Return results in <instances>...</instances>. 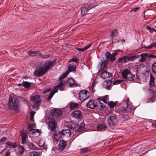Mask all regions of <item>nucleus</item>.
Instances as JSON below:
<instances>
[{
	"mask_svg": "<svg viewBox=\"0 0 156 156\" xmlns=\"http://www.w3.org/2000/svg\"><path fill=\"white\" fill-rule=\"evenodd\" d=\"M31 101L33 103L32 107L34 109H38L39 107V104L41 102V97L38 95H36L32 97L31 99Z\"/></svg>",
	"mask_w": 156,
	"mask_h": 156,
	"instance_id": "1",
	"label": "nucleus"
},
{
	"mask_svg": "<svg viewBox=\"0 0 156 156\" xmlns=\"http://www.w3.org/2000/svg\"><path fill=\"white\" fill-rule=\"evenodd\" d=\"M19 100L18 99L15 98L14 101L12 97L9 99V107L11 109H13L16 111H17L19 108Z\"/></svg>",
	"mask_w": 156,
	"mask_h": 156,
	"instance_id": "2",
	"label": "nucleus"
},
{
	"mask_svg": "<svg viewBox=\"0 0 156 156\" xmlns=\"http://www.w3.org/2000/svg\"><path fill=\"white\" fill-rule=\"evenodd\" d=\"M90 93L87 91L85 90H81L79 93V100L81 101H83L89 98Z\"/></svg>",
	"mask_w": 156,
	"mask_h": 156,
	"instance_id": "3",
	"label": "nucleus"
},
{
	"mask_svg": "<svg viewBox=\"0 0 156 156\" xmlns=\"http://www.w3.org/2000/svg\"><path fill=\"white\" fill-rule=\"evenodd\" d=\"M93 4H91L90 5H86L82 7L81 10V15H83L87 13L88 11L95 6L96 5V3L94 2Z\"/></svg>",
	"mask_w": 156,
	"mask_h": 156,
	"instance_id": "4",
	"label": "nucleus"
},
{
	"mask_svg": "<svg viewBox=\"0 0 156 156\" xmlns=\"http://www.w3.org/2000/svg\"><path fill=\"white\" fill-rule=\"evenodd\" d=\"M47 70L44 67H40L37 68L34 72V75L37 76H41L45 73Z\"/></svg>",
	"mask_w": 156,
	"mask_h": 156,
	"instance_id": "5",
	"label": "nucleus"
},
{
	"mask_svg": "<svg viewBox=\"0 0 156 156\" xmlns=\"http://www.w3.org/2000/svg\"><path fill=\"white\" fill-rule=\"evenodd\" d=\"M108 121L109 125L111 127L116 126L118 122V120L115 116H112L109 117Z\"/></svg>",
	"mask_w": 156,
	"mask_h": 156,
	"instance_id": "6",
	"label": "nucleus"
},
{
	"mask_svg": "<svg viewBox=\"0 0 156 156\" xmlns=\"http://www.w3.org/2000/svg\"><path fill=\"white\" fill-rule=\"evenodd\" d=\"M35 128H36L35 125L33 123L29 124L28 126L29 131L32 132V133H34L36 132L38 133H41V130L40 129H34Z\"/></svg>",
	"mask_w": 156,
	"mask_h": 156,
	"instance_id": "7",
	"label": "nucleus"
},
{
	"mask_svg": "<svg viewBox=\"0 0 156 156\" xmlns=\"http://www.w3.org/2000/svg\"><path fill=\"white\" fill-rule=\"evenodd\" d=\"M71 115L77 119H80L82 117V113L79 110H75L72 112Z\"/></svg>",
	"mask_w": 156,
	"mask_h": 156,
	"instance_id": "8",
	"label": "nucleus"
},
{
	"mask_svg": "<svg viewBox=\"0 0 156 156\" xmlns=\"http://www.w3.org/2000/svg\"><path fill=\"white\" fill-rule=\"evenodd\" d=\"M66 83L70 87H76L77 86V84L75 81V80L72 78H69L67 79Z\"/></svg>",
	"mask_w": 156,
	"mask_h": 156,
	"instance_id": "9",
	"label": "nucleus"
},
{
	"mask_svg": "<svg viewBox=\"0 0 156 156\" xmlns=\"http://www.w3.org/2000/svg\"><path fill=\"white\" fill-rule=\"evenodd\" d=\"M137 56L139 57L138 58H139V61L141 62H144L148 57V54L146 53H141L137 55Z\"/></svg>",
	"mask_w": 156,
	"mask_h": 156,
	"instance_id": "10",
	"label": "nucleus"
},
{
	"mask_svg": "<svg viewBox=\"0 0 156 156\" xmlns=\"http://www.w3.org/2000/svg\"><path fill=\"white\" fill-rule=\"evenodd\" d=\"M87 105L88 107L93 109L96 107V102L94 100H90L87 102Z\"/></svg>",
	"mask_w": 156,
	"mask_h": 156,
	"instance_id": "11",
	"label": "nucleus"
},
{
	"mask_svg": "<svg viewBox=\"0 0 156 156\" xmlns=\"http://www.w3.org/2000/svg\"><path fill=\"white\" fill-rule=\"evenodd\" d=\"M101 77L105 79L109 78L112 76V74L106 71H104L100 74Z\"/></svg>",
	"mask_w": 156,
	"mask_h": 156,
	"instance_id": "12",
	"label": "nucleus"
},
{
	"mask_svg": "<svg viewBox=\"0 0 156 156\" xmlns=\"http://www.w3.org/2000/svg\"><path fill=\"white\" fill-rule=\"evenodd\" d=\"M66 135V136H70L71 135V132L70 130L68 129H63L61 130L60 133L59 132V134Z\"/></svg>",
	"mask_w": 156,
	"mask_h": 156,
	"instance_id": "13",
	"label": "nucleus"
},
{
	"mask_svg": "<svg viewBox=\"0 0 156 156\" xmlns=\"http://www.w3.org/2000/svg\"><path fill=\"white\" fill-rule=\"evenodd\" d=\"M66 81L65 80H59V90L60 91L63 90H65L66 85Z\"/></svg>",
	"mask_w": 156,
	"mask_h": 156,
	"instance_id": "14",
	"label": "nucleus"
},
{
	"mask_svg": "<svg viewBox=\"0 0 156 156\" xmlns=\"http://www.w3.org/2000/svg\"><path fill=\"white\" fill-rule=\"evenodd\" d=\"M54 90H53L50 94L48 97V100H50L54 94L56 92H58V84L54 87Z\"/></svg>",
	"mask_w": 156,
	"mask_h": 156,
	"instance_id": "15",
	"label": "nucleus"
},
{
	"mask_svg": "<svg viewBox=\"0 0 156 156\" xmlns=\"http://www.w3.org/2000/svg\"><path fill=\"white\" fill-rule=\"evenodd\" d=\"M107 128V126L104 123L99 124L98 125L97 127V128L98 131H105Z\"/></svg>",
	"mask_w": 156,
	"mask_h": 156,
	"instance_id": "16",
	"label": "nucleus"
},
{
	"mask_svg": "<svg viewBox=\"0 0 156 156\" xmlns=\"http://www.w3.org/2000/svg\"><path fill=\"white\" fill-rule=\"evenodd\" d=\"M112 83V82L110 80L105 81L103 83V87L106 89H109Z\"/></svg>",
	"mask_w": 156,
	"mask_h": 156,
	"instance_id": "17",
	"label": "nucleus"
},
{
	"mask_svg": "<svg viewBox=\"0 0 156 156\" xmlns=\"http://www.w3.org/2000/svg\"><path fill=\"white\" fill-rule=\"evenodd\" d=\"M67 145L66 141L63 140H61L59 141V150H63ZM60 151H59V152Z\"/></svg>",
	"mask_w": 156,
	"mask_h": 156,
	"instance_id": "18",
	"label": "nucleus"
},
{
	"mask_svg": "<svg viewBox=\"0 0 156 156\" xmlns=\"http://www.w3.org/2000/svg\"><path fill=\"white\" fill-rule=\"evenodd\" d=\"M106 58L108 60L112 61L115 59V57L113 56L112 54H111V53L109 52H107L106 53Z\"/></svg>",
	"mask_w": 156,
	"mask_h": 156,
	"instance_id": "19",
	"label": "nucleus"
},
{
	"mask_svg": "<svg viewBox=\"0 0 156 156\" xmlns=\"http://www.w3.org/2000/svg\"><path fill=\"white\" fill-rule=\"evenodd\" d=\"M51 114L53 117H57L58 116V109L54 108L51 110Z\"/></svg>",
	"mask_w": 156,
	"mask_h": 156,
	"instance_id": "20",
	"label": "nucleus"
},
{
	"mask_svg": "<svg viewBox=\"0 0 156 156\" xmlns=\"http://www.w3.org/2000/svg\"><path fill=\"white\" fill-rule=\"evenodd\" d=\"M42 151H33L30 153L29 156H41L42 154Z\"/></svg>",
	"mask_w": 156,
	"mask_h": 156,
	"instance_id": "21",
	"label": "nucleus"
},
{
	"mask_svg": "<svg viewBox=\"0 0 156 156\" xmlns=\"http://www.w3.org/2000/svg\"><path fill=\"white\" fill-rule=\"evenodd\" d=\"M76 66L74 63L70 64L69 65L68 67V70L67 72H69V73L72 71L75 70L76 69Z\"/></svg>",
	"mask_w": 156,
	"mask_h": 156,
	"instance_id": "22",
	"label": "nucleus"
},
{
	"mask_svg": "<svg viewBox=\"0 0 156 156\" xmlns=\"http://www.w3.org/2000/svg\"><path fill=\"white\" fill-rule=\"evenodd\" d=\"M6 146L7 147L15 148L17 147V145L16 143L11 142H7L6 144Z\"/></svg>",
	"mask_w": 156,
	"mask_h": 156,
	"instance_id": "23",
	"label": "nucleus"
},
{
	"mask_svg": "<svg viewBox=\"0 0 156 156\" xmlns=\"http://www.w3.org/2000/svg\"><path fill=\"white\" fill-rule=\"evenodd\" d=\"M98 100L99 101H103L104 102L107 103L108 101V96L106 95L103 97H100L98 98Z\"/></svg>",
	"mask_w": 156,
	"mask_h": 156,
	"instance_id": "24",
	"label": "nucleus"
},
{
	"mask_svg": "<svg viewBox=\"0 0 156 156\" xmlns=\"http://www.w3.org/2000/svg\"><path fill=\"white\" fill-rule=\"evenodd\" d=\"M49 127L51 129V131H53V129L55 128L56 124L55 122L50 121L48 123Z\"/></svg>",
	"mask_w": 156,
	"mask_h": 156,
	"instance_id": "25",
	"label": "nucleus"
},
{
	"mask_svg": "<svg viewBox=\"0 0 156 156\" xmlns=\"http://www.w3.org/2000/svg\"><path fill=\"white\" fill-rule=\"evenodd\" d=\"M131 72L130 70L128 69H124L122 72V76L123 78L126 79L127 75Z\"/></svg>",
	"mask_w": 156,
	"mask_h": 156,
	"instance_id": "26",
	"label": "nucleus"
},
{
	"mask_svg": "<svg viewBox=\"0 0 156 156\" xmlns=\"http://www.w3.org/2000/svg\"><path fill=\"white\" fill-rule=\"evenodd\" d=\"M28 53L29 55L32 56H38L39 55H41V53L38 51H29Z\"/></svg>",
	"mask_w": 156,
	"mask_h": 156,
	"instance_id": "27",
	"label": "nucleus"
},
{
	"mask_svg": "<svg viewBox=\"0 0 156 156\" xmlns=\"http://www.w3.org/2000/svg\"><path fill=\"white\" fill-rule=\"evenodd\" d=\"M119 111L122 112H124L125 111H129L131 109L130 107H127L126 106H120L119 107Z\"/></svg>",
	"mask_w": 156,
	"mask_h": 156,
	"instance_id": "28",
	"label": "nucleus"
},
{
	"mask_svg": "<svg viewBox=\"0 0 156 156\" xmlns=\"http://www.w3.org/2000/svg\"><path fill=\"white\" fill-rule=\"evenodd\" d=\"M26 144L29 149L31 150L37 149V148L32 143L28 142L26 143Z\"/></svg>",
	"mask_w": 156,
	"mask_h": 156,
	"instance_id": "29",
	"label": "nucleus"
},
{
	"mask_svg": "<svg viewBox=\"0 0 156 156\" xmlns=\"http://www.w3.org/2000/svg\"><path fill=\"white\" fill-rule=\"evenodd\" d=\"M150 83L151 87V88H150L151 92V93H153L154 92L152 88V87L154 85V78L153 76H151Z\"/></svg>",
	"mask_w": 156,
	"mask_h": 156,
	"instance_id": "30",
	"label": "nucleus"
},
{
	"mask_svg": "<svg viewBox=\"0 0 156 156\" xmlns=\"http://www.w3.org/2000/svg\"><path fill=\"white\" fill-rule=\"evenodd\" d=\"M69 106L71 109H76L79 108V104L77 103L72 102L70 104Z\"/></svg>",
	"mask_w": 156,
	"mask_h": 156,
	"instance_id": "31",
	"label": "nucleus"
},
{
	"mask_svg": "<svg viewBox=\"0 0 156 156\" xmlns=\"http://www.w3.org/2000/svg\"><path fill=\"white\" fill-rule=\"evenodd\" d=\"M91 44H89L82 48H76V49L79 51H84L89 48L91 45Z\"/></svg>",
	"mask_w": 156,
	"mask_h": 156,
	"instance_id": "32",
	"label": "nucleus"
},
{
	"mask_svg": "<svg viewBox=\"0 0 156 156\" xmlns=\"http://www.w3.org/2000/svg\"><path fill=\"white\" fill-rule=\"evenodd\" d=\"M134 75L130 72L129 74L127 75V76L125 79L129 80H132L134 79Z\"/></svg>",
	"mask_w": 156,
	"mask_h": 156,
	"instance_id": "33",
	"label": "nucleus"
},
{
	"mask_svg": "<svg viewBox=\"0 0 156 156\" xmlns=\"http://www.w3.org/2000/svg\"><path fill=\"white\" fill-rule=\"evenodd\" d=\"M119 61L120 63H124L127 62V56H124L120 58L119 59Z\"/></svg>",
	"mask_w": 156,
	"mask_h": 156,
	"instance_id": "34",
	"label": "nucleus"
},
{
	"mask_svg": "<svg viewBox=\"0 0 156 156\" xmlns=\"http://www.w3.org/2000/svg\"><path fill=\"white\" fill-rule=\"evenodd\" d=\"M53 64V62L51 61L50 62H48L47 63L46 62L45 64L44 67L45 68L47 71V70L51 67V66Z\"/></svg>",
	"mask_w": 156,
	"mask_h": 156,
	"instance_id": "35",
	"label": "nucleus"
},
{
	"mask_svg": "<svg viewBox=\"0 0 156 156\" xmlns=\"http://www.w3.org/2000/svg\"><path fill=\"white\" fill-rule=\"evenodd\" d=\"M20 134L22 136V139H26L27 135L24 132V129H23L20 132Z\"/></svg>",
	"mask_w": 156,
	"mask_h": 156,
	"instance_id": "36",
	"label": "nucleus"
},
{
	"mask_svg": "<svg viewBox=\"0 0 156 156\" xmlns=\"http://www.w3.org/2000/svg\"><path fill=\"white\" fill-rule=\"evenodd\" d=\"M138 58V56H137V55L136 56H130V57L127 56V61H133L135 59Z\"/></svg>",
	"mask_w": 156,
	"mask_h": 156,
	"instance_id": "37",
	"label": "nucleus"
},
{
	"mask_svg": "<svg viewBox=\"0 0 156 156\" xmlns=\"http://www.w3.org/2000/svg\"><path fill=\"white\" fill-rule=\"evenodd\" d=\"M85 129L84 124L83 123H81L78 129V131H81L84 130Z\"/></svg>",
	"mask_w": 156,
	"mask_h": 156,
	"instance_id": "38",
	"label": "nucleus"
},
{
	"mask_svg": "<svg viewBox=\"0 0 156 156\" xmlns=\"http://www.w3.org/2000/svg\"><path fill=\"white\" fill-rule=\"evenodd\" d=\"M53 134L54 136V140L53 141L54 143L55 144V143L57 144V142L58 141V133H54Z\"/></svg>",
	"mask_w": 156,
	"mask_h": 156,
	"instance_id": "39",
	"label": "nucleus"
},
{
	"mask_svg": "<svg viewBox=\"0 0 156 156\" xmlns=\"http://www.w3.org/2000/svg\"><path fill=\"white\" fill-rule=\"evenodd\" d=\"M25 149L23 146L21 145H19L18 148V152L20 153V156L22 155V153L23 152Z\"/></svg>",
	"mask_w": 156,
	"mask_h": 156,
	"instance_id": "40",
	"label": "nucleus"
},
{
	"mask_svg": "<svg viewBox=\"0 0 156 156\" xmlns=\"http://www.w3.org/2000/svg\"><path fill=\"white\" fill-rule=\"evenodd\" d=\"M69 74V72H66L64 73L59 78V80H62L64 78L66 77Z\"/></svg>",
	"mask_w": 156,
	"mask_h": 156,
	"instance_id": "41",
	"label": "nucleus"
},
{
	"mask_svg": "<svg viewBox=\"0 0 156 156\" xmlns=\"http://www.w3.org/2000/svg\"><path fill=\"white\" fill-rule=\"evenodd\" d=\"M152 69L153 72L156 74V62H154L152 65Z\"/></svg>",
	"mask_w": 156,
	"mask_h": 156,
	"instance_id": "42",
	"label": "nucleus"
},
{
	"mask_svg": "<svg viewBox=\"0 0 156 156\" xmlns=\"http://www.w3.org/2000/svg\"><path fill=\"white\" fill-rule=\"evenodd\" d=\"M35 113V112L34 111H32L30 112V120L32 121H34V116Z\"/></svg>",
	"mask_w": 156,
	"mask_h": 156,
	"instance_id": "43",
	"label": "nucleus"
},
{
	"mask_svg": "<svg viewBox=\"0 0 156 156\" xmlns=\"http://www.w3.org/2000/svg\"><path fill=\"white\" fill-rule=\"evenodd\" d=\"M117 31L115 30H112L111 33V35L112 37H113L117 36Z\"/></svg>",
	"mask_w": 156,
	"mask_h": 156,
	"instance_id": "44",
	"label": "nucleus"
},
{
	"mask_svg": "<svg viewBox=\"0 0 156 156\" xmlns=\"http://www.w3.org/2000/svg\"><path fill=\"white\" fill-rule=\"evenodd\" d=\"M30 85V83L27 81H25L23 82V86L25 88H28L29 87Z\"/></svg>",
	"mask_w": 156,
	"mask_h": 156,
	"instance_id": "45",
	"label": "nucleus"
},
{
	"mask_svg": "<svg viewBox=\"0 0 156 156\" xmlns=\"http://www.w3.org/2000/svg\"><path fill=\"white\" fill-rule=\"evenodd\" d=\"M79 61V59L76 57L72 58L70 59L69 62H77Z\"/></svg>",
	"mask_w": 156,
	"mask_h": 156,
	"instance_id": "46",
	"label": "nucleus"
},
{
	"mask_svg": "<svg viewBox=\"0 0 156 156\" xmlns=\"http://www.w3.org/2000/svg\"><path fill=\"white\" fill-rule=\"evenodd\" d=\"M116 105V103L112 101H110L108 103V105L110 107H113Z\"/></svg>",
	"mask_w": 156,
	"mask_h": 156,
	"instance_id": "47",
	"label": "nucleus"
},
{
	"mask_svg": "<svg viewBox=\"0 0 156 156\" xmlns=\"http://www.w3.org/2000/svg\"><path fill=\"white\" fill-rule=\"evenodd\" d=\"M89 150V149L87 148H84L81 149L80 150V151L81 153H84L88 151Z\"/></svg>",
	"mask_w": 156,
	"mask_h": 156,
	"instance_id": "48",
	"label": "nucleus"
},
{
	"mask_svg": "<svg viewBox=\"0 0 156 156\" xmlns=\"http://www.w3.org/2000/svg\"><path fill=\"white\" fill-rule=\"evenodd\" d=\"M146 28L150 31H155V29L154 28H151L148 26H146Z\"/></svg>",
	"mask_w": 156,
	"mask_h": 156,
	"instance_id": "49",
	"label": "nucleus"
},
{
	"mask_svg": "<svg viewBox=\"0 0 156 156\" xmlns=\"http://www.w3.org/2000/svg\"><path fill=\"white\" fill-rule=\"evenodd\" d=\"M139 149H140V151L141 152H143L145 148V147L144 146H143L142 147L141 146L138 147Z\"/></svg>",
	"mask_w": 156,
	"mask_h": 156,
	"instance_id": "50",
	"label": "nucleus"
},
{
	"mask_svg": "<svg viewBox=\"0 0 156 156\" xmlns=\"http://www.w3.org/2000/svg\"><path fill=\"white\" fill-rule=\"evenodd\" d=\"M97 83V82H96L95 81H94L92 83V90L93 92L95 90H94V88L95 85Z\"/></svg>",
	"mask_w": 156,
	"mask_h": 156,
	"instance_id": "51",
	"label": "nucleus"
},
{
	"mask_svg": "<svg viewBox=\"0 0 156 156\" xmlns=\"http://www.w3.org/2000/svg\"><path fill=\"white\" fill-rule=\"evenodd\" d=\"M40 55L42 58H47L48 57H49L50 56V55L49 54L42 55L41 54V55Z\"/></svg>",
	"mask_w": 156,
	"mask_h": 156,
	"instance_id": "52",
	"label": "nucleus"
},
{
	"mask_svg": "<svg viewBox=\"0 0 156 156\" xmlns=\"http://www.w3.org/2000/svg\"><path fill=\"white\" fill-rule=\"evenodd\" d=\"M122 81V80H117L114 82V84H117L119 83Z\"/></svg>",
	"mask_w": 156,
	"mask_h": 156,
	"instance_id": "53",
	"label": "nucleus"
},
{
	"mask_svg": "<svg viewBox=\"0 0 156 156\" xmlns=\"http://www.w3.org/2000/svg\"><path fill=\"white\" fill-rule=\"evenodd\" d=\"M119 51H113V53H112V54L115 57V56L118 54V53Z\"/></svg>",
	"mask_w": 156,
	"mask_h": 156,
	"instance_id": "54",
	"label": "nucleus"
},
{
	"mask_svg": "<svg viewBox=\"0 0 156 156\" xmlns=\"http://www.w3.org/2000/svg\"><path fill=\"white\" fill-rule=\"evenodd\" d=\"M6 140V138L5 137H3L0 140V142H2Z\"/></svg>",
	"mask_w": 156,
	"mask_h": 156,
	"instance_id": "55",
	"label": "nucleus"
},
{
	"mask_svg": "<svg viewBox=\"0 0 156 156\" xmlns=\"http://www.w3.org/2000/svg\"><path fill=\"white\" fill-rule=\"evenodd\" d=\"M122 118H125L126 120H127L129 119V116L127 115H122Z\"/></svg>",
	"mask_w": 156,
	"mask_h": 156,
	"instance_id": "56",
	"label": "nucleus"
},
{
	"mask_svg": "<svg viewBox=\"0 0 156 156\" xmlns=\"http://www.w3.org/2000/svg\"><path fill=\"white\" fill-rule=\"evenodd\" d=\"M153 47H154V44L152 45H151L149 46L146 47V48L147 49L152 48Z\"/></svg>",
	"mask_w": 156,
	"mask_h": 156,
	"instance_id": "57",
	"label": "nucleus"
},
{
	"mask_svg": "<svg viewBox=\"0 0 156 156\" xmlns=\"http://www.w3.org/2000/svg\"><path fill=\"white\" fill-rule=\"evenodd\" d=\"M26 139H22L21 144H24L26 143Z\"/></svg>",
	"mask_w": 156,
	"mask_h": 156,
	"instance_id": "58",
	"label": "nucleus"
},
{
	"mask_svg": "<svg viewBox=\"0 0 156 156\" xmlns=\"http://www.w3.org/2000/svg\"><path fill=\"white\" fill-rule=\"evenodd\" d=\"M139 9V7H137L136 8H134L132 9V10H133V11L135 12H136L138 9Z\"/></svg>",
	"mask_w": 156,
	"mask_h": 156,
	"instance_id": "59",
	"label": "nucleus"
},
{
	"mask_svg": "<svg viewBox=\"0 0 156 156\" xmlns=\"http://www.w3.org/2000/svg\"><path fill=\"white\" fill-rule=\"evenodd\" d=\"M10 153L9 152V151L7 152L6 153L5 155L4 156H9L10 155Z\"/></svg>",
	"mask_w": 156,
	"mask_h": 156,
	"instance_id": "60",
	"label": "nucleus"
},
{
	"mask_svg": "<svg viewBox=\"0 0 156 156\" xmlns=\"http://www.w3.org/2000/svg\"><path fill=\"white\" fill-rule=\"evenodd\" d=\"M153 100H154V98H151L148 101V102H153Z\"/></svg>",
	"mask_w": 156,
	"mask_h": 156,
	"instance_id": "61",
	"label": "nucleus"
},
{
	"mask_svg": "<svg viewBox=\"0 0 156 156\" xmlns=\"http://www.w3.org/2000/svg\"><path fill=\"white\" fill-rule=\"evenodd\" d=\"M50 90H51V89H46V90H44V93H45L47 92L50 91Z\"/></svg>",
	"mask_w": 156,
	"mask_h": 156,
	"instance_id": "62",
	"label": "nucleus"
},
{
	"mask_svg": "<svg viewBox=\"0 0 156 156\" xmlns=\"http://www.w3.org/2000/svg\"><path fill=\"white\" fill-rule=\"evenodd\" d=\"M62 114V112L59 109V116L61 115Z\"/></svg>",
	"mask_w": 156,
	"mask_h": 156,
	"instance_id": "63",
	"label": "nucleus"
},
{
	"mask_svg": "<svg viewBox=\"0 0 156 156\" xmlns=\"http://www.w3.org/2000/svg\"><path fill=\"white\" fill-rule=\"evenodd\" d=\"M154 47L156 48V42L154 43Z\"/></svg>",
	"mask_w": 156,
	"mask_h": 156,
	"instance_id": "64",
	"label": "nucleus"
}]
</instances>
